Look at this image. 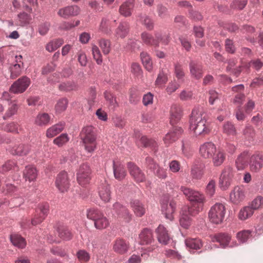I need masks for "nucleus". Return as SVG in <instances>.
Listing matches in <instances>:
<instances>
[{
  "label": "nucleus",
  "instance_id": "obj_1",
  "mask_svg": "<svg viewBox=\"0 0 263 263\" xmlns=\"http://www.w3.org/2000/svg\"><path fill=\"white\" fill-rule=\"evenodd\" d=\"M205 113L202 107L194 108L190 116V129L196 135H205L209 129L205 125Z\"/></svg>",
  "mask_w": 263,
  "mask_h": 263
},
{
  "label": "nucleus",
  "instance_id": "obj_2",
  "mask_svg": "<svg viewBox=\"0 0 263 263\" xmlns=\"http://www.w3.org/2000/svg\"><path fill=\"white\" fill-rule=\"evenodd\" d=\"M82 140L85 150L91 153L96 148V137L92 126L84 127L81 133Z\"/></svg>",
  "mask_w": 263,
  "mask_h": 263
},
{
  "label": "nucleus",
  "instance_id": "obj_3",
  "mask_svg": "<svg viewBox=\"0 0 263 263\" xmlns=\"http://www.w3.org/2000/svg\"><path fill=\"white\" fill-rule=\"evenodd\" d=\"M161 210L165 217L172 221L174 219L173 213L176 209V203L171 199L169 195H164L161 199Z\"/></svg>",
  "mask_w": 263,
  "mask_h": 263
},
{
  "label": "nucleus",
  "instance_id": "obj_4",
  "mask_svg": "<svg viewBox=\"0 0 263 263\" xmlns=\"http://www.w3.org/2000/svg\"><path fill=\"white\" fill-rule=\"evenodd\" d=\"M225 214L224 205L221 203H216L211 208L209 212V218L211 222L219 224L223 221Z\"/></svg>",
  "mask_w": 263,
  "mask_h": 263
},
{
  "label": "nucleus",
  "instance_id": "obj_5",
  "mask_svg": "<svg viewBox=\"0 0 263 263\" xmlns=\"http://www.w3.org/2000/svg\"><path fill=\"white\" fill-rule=\"evenodd\" d=\"M30 83V79L28 77L23 76L11 85L10 91L15 94L22 93L26 91Z\"/></svg>",
  "mask_w": 263,
  "mask_h": 263
},
{
  "label": "nucleus",
  "instance_id": "obj_6",
  "mask_svg": "<svg viewBox=\"0 0 263 263\" xmlns=\"http://www.w3.org/2000/svg\"><path fill=\"white\" fill-rule=\"evenodd\" d=\"M249 165L251 171L259 172L263 167V152H255L250 158Z\"/></svg>",
  "mask_w": 263,
  "mask_h": 263
},
{
  "label": "nucleus",
  "instance_id": "obj_7",
  "mask_svg": "<svg viewBox=\"0 0 263 263\" xmlns=\"http://www.w3.org/2000/svg\"><path fill=\"white\" fill-rule=\"evenodd\" d=\"M233 177L232 168L229 166L225 167L219 178V186L222 190H226L231 185Z\"/></svg>",
  "mask_w": 263,
  "mask_h": 263
},
{
  "label": "nucleus",
  "instance_id": "obj_8",
  "mask_svg": "<svg viewBox=\"0 0 263 263\" xmlns=\"http://www.w3.org/2000/svg\"><path fill=\"white\" fill-rule=\"evenodd\" d=\"M55 183L60 192L64 193L67 191L70 185L67 173L65 171L61 172L57 176Z\"/></svg>",
  "mask_w": 263,
  "mask_h": 263
},
{
  "label": "nucleus",
  "instance_id": "obj_9",
  "mask_svg": "<svg viewBox=\"0 0 263 263\" xmlns=\"http://www.w3.org/2000/svg\"><path fill=\"white\" fill-rule=\"evenodd\" d=\"M90 170L87 164H82L77 173V180L81 185H85L90 180Z\"/></svg>",
  "mask_w": 263,
  "mask_h": 263
},
{
  "label": "nucleus",
  "instance_id": "obj_10",
  "mask_svg": "<svg viewBox=\"0 0 263 263\" xmlns=\"http://www.w3.org/2000/svg\"><path fill=\"white\" fill-rule=\"evenodd\" d=\"M195 214L194 209L193 208L184 207L181 213L180 218V226L185 228L187 229L191 224V217Z\"/></svg>",
  "mask_w": 263,
  "mask_h": 263
},
{
  "label": "nucleus",
  "instance_id": "obj_11",
  "mask_svg": "<svg viewBox=\"0 0 263 263\" xmlns=\"http://www.w3.org/2000/svg\"><path fill=\"white\" fill-rule=\"evenodd\" d=\"M49 210V205L47 203H43L40 204L36 212H39L40 213L35 215L32 219L31 223L33 225L35 226L41 223L47 216Z\"/></svg>",
  "mask_w": 263,
  "mask_h": 263
},
{
  "label": "nucleus",
  "instance_id": "obj_12",
  "mask_svg": "<svg viewBox=\"0 0 263 263\" xmlns=\"http://www.w3.org/2000/svg\"><path fill=\"white\" fill-rule=\"evenodd\" d=\"M80 10V8L77 5L68 6L60 8L58 11V14L63 18L68 19L77 15Z\"/></svg>",
  "mask_w": 263,
  "mask_h": 263
},
{
  "label": "nucleus",
  "instance_id": "obj_13",
  "mask_svg": "<svg viewBox=\"0 0 263 263\" xmlns=\"http://www.w3.org/2000/svg\"><path fill=\"white\" fill-rule=\"evenodd\" d=\"M189 68L191 76L194 79L199 80L203 77V66L198 61L191 60L189 63Z\"/></svg>",
  "mask_w": 263,
  "mask_h": 263
},
{
  "label": "nucleus",
  "instance_id": "obj_14",
  "mask_svg": "<svg viewBox=\"0 0 263 263\" xmlns=\"http://www.w3.org/2000/svg\"><path fill=\"white\" fill-rule=\"evenodd\" d=\"M216 148V145L213 143L206 142L200 145L199 153L202 158L209 159L212 157Z\"/></svg>",
  "mask_w": 263,
  "mask_h": 263
},
{
  "label": "nucleus",
  "instance_id": "obj_15",
  "mask_svg": "<svg viewBox=\"0 0 263 263\" xmlns=\"http://www.w3.org/2000/svg\"><path fill=\"white\" fill-rule=\"evenodd\" d=\"M127 167L130 174L134 179L138 182H143L145 180V176L141 169L134 163L129 162L127 163Z\"/></svg>",
  "mask_w": 263,
  "mask_h": 263
},
{
  "label": "nucleus",
  "instance_id": "obj_16",
  "mask_svg": "<svg viewBox=\"0 0 263 263\" xmlns=\"http://www.w3.org/2000/svg\"><path fill=\"white\" fill-rule=\"evenodd\" d=\"M183 132L182 129L180 127H174L173 130L167 133L163 138V141L166 146L175 142Z\"/></svg>",
  "mask_w": 263,
  "mask_h": 263
},
{
  "label": "nucleus",
  "instance_id": "obj_17",
  "mask_svg": "<svg viewBox=\"0 0 263 263\" xmlns=\"http://www.w3.org/2000/svg\"><path fill=\"white\" fill-rule=\"evenodd\" d=\"M113 207L119 218L122 219L126 222H129L130 221L132 215L125 206L121 205L118 202H116Z\"/></svg>",
  "mask_w": 263,
  "mask_h": 263
},
{
  "label": "nucleus",
  "instance_id": "obj_18",
  "mask_svg": "<svg viewBox=\"0 0 263 263\" xmlns=\"http://www.w3.org/2000/svg\"><path fill=\"white\" fill-rule=\"evenodd\" d=\"M245 198L244 189L239 186H236L230 194V199L234 204H238Z\"/></svg>",
  "mask_w": 263,
  "mask_h": 263
},
{
  "label": "nucleus",
  "instance_id": "obj_19",
  "mask_svg": "<svg viewBox=\"0 0 263 263\" xmlns=\"http://www.w3.org/2000/svg\"><path fill=\"white\" fill-rule=\"evenodd\" d=\"M99 194L103 201L105 202L109 201L111 194L110 186L105 180H104L99 185Z\"/></svg>",
  "mask_w": 263,
  "mask_h": 263
},
{
  "label": "nucleus",
  "instance_id": "obj_20",
  "mask_svg": "<svg viewBox=\"0 0 263 263\" xmlns=\"http://www.w3.org/2000/svg\"><path fill=\"white\" fill-rule=\"evenodd\" d=\"M113 172L115 178L121 181L126 176V173L124 166L120 161H113Z\"/></svg>",
  "mask_w": 263,
  "mask_h": 263
},
{
  "label": "nucleus",
  "instance_id": "obj_21",
  "mask_svg": "<svg viewBox=\"0 0 263 263\" xmlns=\"http://www.w3.org/2000/svg\"><path fill=\"white\" fill-rule=\"evenodd\" d=\"M158 241L162 244L167 245L170 240V237L166 228L162 224H160L156 230Z\"/></svg>",
  "mask_w": 263,
  "mask_h": 263
},
{
  "label": "nucleus",
  "instance_id": "obj_22",
  "mask_svg": "<svg viewBox=\"0 0 263 263\" xmlns=\"http://www.w3.org/2000/svg\"><path fill=\"white\" fill-rule=\"evenodd\" d=\"M210 158L212 159V163L214 166H219L223 164L226 159V154L222 149L216 148Z\"/></svg>",
  "mask_w": 263,
  "mask_h": 263
},
{
  "label": "nucleus",
  "instance_id": "obj_23",
  "mask_svg": "<svg viewBox=\"0 0 263 263\" xmlns=\"http://www.w3.org/2000/svg\"><path fill=\"white\" fill-rule=\"evenodd\" d=\"M129 249V244L123 239H117L114 244L113 250L115 252L120 254L126 253Z\"/></svg>",
  "mask_w": 263,
  "mask_h": 263
},
{
  "label": "nucleus",
  "instance_id": "obj_24",
  "mask_svg": "<svg viewBox=\"0 0 263 263\" xmlns=\"http://www.w3.org/2000/svg\"><path fill=\"white\" fill-rule=\"evenodd\" d=\"M231 240V237L227 234L219 233L215 235L213 238V242H218L220 243V246L222 248H225L227 247H233V245L229 246V243Z\"/></svg>",
  "mask_w": 263,
  "mask_h": 263
},
{
  "label": "nucleus",
  "instance_id": "obj_25",
  "mask_svg": "<svg viewBox=\"0 0 263 263\" xmlns=\"http://www.w3.org/2000/svg\"><path fill=\"white\" fill-rule=\"evenodd\" d=\"M182 110L180 107L177 105L172 106L170 110V123L172 125L176 124L181 117Z\"/></svg>",
  "mask_w": 263,
  "mask_h": 263
},
{
  "label": "nucleus",
  "instance_id": "obj_26",
  "mask_svg": "<svg viewBox=\"0 0 263 263\" xmlns=\"http://www.w3.org/2000/svg\"><path fill=\"white\" fill-rule=\"evenodd\" d=\"M131 207L135 214L138 217L142 216L145 213V208L139 200H133L130 202Z\"/></svg>",
  "mask_w": 263,
  "mask_h": 263
},
{
  "label": "nucleus",
  "instance_id": "obj_27",
  "mask_svg": "<svg viewBox=\"0 0 263 263\" xmlns=\"http://www.w3.org/2000/svg\"><path fill=\"white\" fill-rule=\"evenodd\" d=\"M37 175L36 169L33 165H27L23 171V177L29 182L33 181Z\"/></svg>",
  "mask_w": 263,
  "mask_h": 263
},
{
  "label": "nucleus",
  "instance_id": "obj_28",
  "mask_svg": "<svg viewBox=\"0 0 263 263\" xmlns=\"http://www.w3.org/2000/svg\"><path fill=\"white\" fill-rule=\"evenodd\" d=\"M15 58L16 59V62L17 63L12 65L10 68L11 71L10 77L12 79H15L21 74L22 66L23 65V63H18L21 62V59L22 58V55H16Z\"/></svg>",
  "mask_w": 263,
  "mask_h": 263
},
{
  "label": "nucleus",
  "instance_id": "obj_29",
  "mask_svg": "<svg viewBox=\"0 0 263 263\" xmlns=\"http://www.w3.org/2000/svg\"><path fill=\"white\" fill-rule=\"evenodd\" d=\"M135 0H127L120 7V13L122 15L127 17L132 14V11L134 7Z\"/></svg>",
  "mask_w": 263,
  "mask_h": 263
},
{
  "label": "nucleus",
  "instance_id": "obj_30",
  "mask_svg": "<svg viewBox=\"0 0 263 263\" xmlns=\"http://www.w3.org/2000/svg\"><path fill=\"white\" fill-rule=\"evenodd\" d=\"M129 24L127 22H121L116 30V35L118 37L123 39L129 32Z\"/></svg>",
  "mask_w": 263,
  "mask_h": 263
},
{
  "label": "nucleus",
  "instance_id": "obj_31",
  "mask_svg": "<svg viewBox=\"0 0 263 263\" xmlns=\"http://www.w3.org/2000/svg\"><path fill=\"white\" fill-rule=\"evenodd\" d=\"M248 152L245 151L237 157L236 161V166L238 170H242L247 164L249 158Z\"/></svg>",
  "mask_w": 263,
  "mask_h": 263
},
{
  "label": "nucleus",
  "instance_id": "obj_32",
  "mask_svg": "<svg viewBox=\"0 0 263 263\" xmlns=\"http://www.w3.org/2000/svg\"><path fill=\"white\" fill-rule=\"evenodd\" d=\"M139 238L141 245H147L151 243L153 240L152 230L147 228L144 229L139 234Z\"/></svg>",
  "mask_w": 263,
  "mask_h": 263
},
{
  "label": "nucleus",
  "instance_id": "obj_33",
  "mask_svg": "<svg viewBox=\"0 0 263 263\" xmlns=\"http://www.w3.org/2000/svg\"><path fill=\"white\" fill-rule=\"evenodd\" d=\"M64 126L65 123L63 122H60L52 126L47 130V137L48 138L54 137L63 130Z\"/></svg>",
  "mask_w": 263,
  "mask_h": 263
},
{
  "label": "nucleus",
  "instance_id": "obj_34",
  "mask_svg": "<svg viewBox=\"0 0 263 263\" xmlns=\"http://www.w3.org/2000/svg\"><path fill=\"white\" fill-rule=\"evenodd\" d=\"M10 239L12 243L18 248L23 249L26 246V241L23 237L17 234H11Z\"/></svg>",
  "mask_w": 263,
  "mask_h": 263
},
{
  "label": "nucleus",
  "instance_id": "obj_35",
  "mask_svg": "<svg viewBox=\"0 0 263 263\" xmlns=\"http://www.w3.org/2000/svg\"><path fill=\"white\" fill-rule=\"evenodd\" d=\"M141 40L142 43L144 45L155 47H156V45H158L155 37L147 32L144 31L141 34Z\"/></svg>",
  "mask_w": 263,
  "mask_h": 263
},
{
  "label": "nucleus",
  "instance_id": "obj_36",
  "mask_svg": "<svg viewBox=\"0 0 263 263\" xmlns=\"http://www.w3.org/2000/svg\"><path fill=\"white\" fill-rule=\"evenodd\" d=\"M30 151L29 146L25 144H20L14 146L11 151V153L14 155L25 156Z\"/></svg>",
  "mask_w": 263,
  "mask_h": 263
},
{
  "label": "nucleus",
  "instance_id": "obj_37",
  "mask_svg": "<svg viewBox=\"0 0 263 263\" xmlns=\"http://www.w3.org/2000/svg\"><path fill=\"white\" fill-rule=\"evenodd\" d=\"M139 21L149 30H152L154 28V20L150 16L145 14L139 15Z\"/></svg>",
  "mask_w": 263,
  "mask_h": 263
},
{
  "label": "nucleus",
  "instance_id": "obj_38",
  "mask_svg": "<svg viewBox=\"0 0 263 263\" xmlns=\"http://www.w3.org/2000/svg\"><path fill=\"white\" fill-rule=\"evenodd\" d=\"M109 225V222L107 217L102 214L94 222L95 228L98 230H103L107 228Z\"/></svg>",
  "mask_w": 263,
  "mask_h": 263
},
{
  "label": "nucleus",
  "instance_id": "obj_39",
  "mask_svg": "<svg viewBox=\"0 0 263 263\" xmlns=\"http://www.w3.org/2000/svg\"><path fill=\"white\" fill-rule=\"evenodd\" d=\"M155 39L158 44V45H156L157 47H159L160 43L166 45L170 42L169 35L162 32L156 31L155 32Z\"/></svg>",
  "mask_w": 263,
  "mask_h": 263
},
{
  "label": "nucleus",
  "instance_id": "obj_40",
  "mask_svg": "<svg viewBox=\"0 0 263 263\" xmlns=\"http://www.w3.org/2000/svg\"><path fill=\"white\" fill-rule=\"evenodd\" d=\"M252 231L249 230H244L237 233L236 237L238 241L241 243L247 242L251 239Z\"/></svg>",
  "mask_w": 263,
  "mask_h": 263
},
{
  "label": "nucleus",
  "instance_id": "obj_41",
  "mask_svg": "<svg viewBox=\"0 0 263 263\" xmlns=\"http://www.w3.org/2000/svg\"><path fill=\"white\" fill-rule=\"evenodd\" d=\"M61 91H70L75 90L77 88V84L74 81H66L61 83L59 86Z\"/></svg>",
  "mask_w": 263,
  "mask_h": 263
},
{
  "label": "nucleus",
  "instance_id": "obj_42",
  "mask_svg": "<svg viewBox=\"0 0 263 263\" xmlns=\"http://www.w3.org/2000/svg\"><path fill=\"white\" fill-rule=\"evenodd\" d=\"M141 60L145 68L148 70L152 69V61L149 55L146 52H142L140 53Z\"/></svg>",
  "mask_w": 263,
  "mask_h": 263
},
{
  "label": "nucleus",
  "instance_id": "obj_43",
  "mask_svg": "<svg viewBox=\"0 0 263 263\" xmlns=\"http://www.w3.org/2000/svg\"><path fill=\"white\" fill-rule=\"evenodd\" d=\"M11 170L17 171L18 170V167L15 161L9 160L0 167V173H5Z\"/></svg>",
  "mask_w": 263,
  "mask_h": 263
},
{
  "label": "nucleus",
  "instance_id": "obj_44",
  "mask_svg": "<svg viewBox=\"0 0 263 263\" xmlns=\"http://www.w3.org/2000/svg\"><path fill=\"white\" fill-rule=\"evenodd\" d=\"M63 43L64 41L63 39H56L55 40L49 42L46 46V49L48 51L51 52L59 48L61 46H62L63 44Z\"/></svg>",
  "mask_w": 263,
  "mask_h": 263
},
{
  "label": "nucleus",
  "instance_id": "obj_45",
  "mask_svg": "<svg viewBox=\"0 0 263 263\" xmlns=\"http://www.w3.org/2000/svg\"><path fill=\"white\" fill-rule=\"evenodd\" d=\"M50 120L49 115L47 113L39 114L35 120V124L39 126L46 125L49 123Z\"/></svg>",
  "mask_w": 263,
  "mask_h": 263
},
{
  "label": "nucleus",
  "instance_id": "obj_46",
  "mask_svg": "<svg viewBox=\"0 0 263 263\" xmlns=\"http://www.w3.org/2000/svg\"><path fill=\"white\" fill-rule=\"evenodd\" d=\"M185 245L187 247L197 250L200 249L202 246V243L200 239L198 238H190L185 240Z\"/></svg>",
  "mask_w": 263,
  "mask_h": 263
},
{
  "label": "nucleus",
  "instance_id": "obj_47",
  "mask_svg": "<svg viewBox=\"0 0 263 263\" xmlns=\"http://www.w3.org/2000/svg\"><path fill=\"white\" fill-rule=\"evenodd\" d=\"M254 211L249 205L242 209L239 213V218L241 220H245L251 217L254 213Z\"/></svg>",
  "mask_w": 263,
  "mask_h": 263
},
{
  "label": "nucleus",
  "instance_id": "obj_48",
  "mask_svg": "<svg viewBox=\"0 0 263 263\" xmlns=\"http://www.w3.org/2000/svg\"><path fill=\"white\" fill-rule=\"evenodd\" d=\"M18 109V105L15 103H12L9 106L5 115L3 116V119L6 120L15 115L17 113Z\"/></svg>",
  "mask_w": 263,
  "mask_h": 263
},
{
  "label": "nucleus",
  "instance_id": "obj_49",
  "mask_svg": "<svg viewBox=\"0 0 263 263\" xmlns=\"http://www.w3.org/2000/svg\"><path fill=\"white\" fill-rule=\"evenodd\" d=\"M103 213L98 209L90 208L87 210V217L93 221H95L100 217Z\"/></svg>",
  "mask_w": 263,
  "mask_h": 263
},
{
  "label": "nucleus",
  "instance_id": "obj_50",
  "mask_svg": "<svg viewBox=\"0 0 263 263\" xmlns=\"http://www.w3.org/2000/svg\"><path fill=\"white\" fill-rule=\"evenodd\" d=\"M31 17L29 14L25 12L20 13L17 15V19L19 22L18 25L24 27L29 24Z\"/></svg>",
  "mask_w": 263,
  "mask_h": 263
},
{
  "label": "nucleus",
  "instance_id": "obj_51",
  "mask_svg": "<svg viewBox=\"0 0 263 263\" xmlns=\"http://www.w3.org/2000/svg\"><path fill=\"white\" fill-rule=\"evenodd\" d=\"M104 97L108 103L111 109H114L118 106L116 99L112 94L107 91H105L104 92Z\"/></svg>",
  "mask_w": 263,
  "mask_h": 263
},
{
  "label": "nucleus",
  "instance_id": "obj_52",
  "mask_svg": "<svg viewBox=\"0 0 263 263\" xmlns=\"http://www.w3.org/2000/svg\"><path fill=\"white\" fill-rule=\"evenodd\" d=\"M140 142L144 147H149L155 149L158 146L157 143L155 140L148 139L145 136H142L141 138Z\"/></svg>",
  "mask_w": 263,
  "mask_h": 263
},
{
  "label": "nucleus",
  "instance_id": "obj_53",
  "mask_svg": "<svg viewBox=\"0 0 263 263\" xmlns=\"http://www.w3.org/2000/svg\"><path fill=\"white\" fill-rule=\"evenodd\" d=\"M76 256L81 262H87L90 259V254L85 250H80L77 252Z\"/></svg>",
  "mask_w": 263,
  "mask_h": 263
},
{
  "label": "nucleus",
  "instance_id": "obj_54",
  "mask_svg": "<svg viewBox=\"0 0 263 263\" xmlns=\"http://www.w3.org/2000/svg\"><path fill=\"white\" fill-rule=\"evenodd\" d=\"M223 133L228 135L234 136L236 134V130L234 125L230 122H227L223 126Z\"/></svg>",
  "mask_w": 263,
  "mask_h": 263
},
{
  "label": "nucleus",
  "instance_id": "obj_55",
  "mask_svg": "<svg viewBox=\"0 0 263 263\" xmlns=\"http://www.w3.org/2000/svg\"><path fill=\"white\" fill-rule=\"evenodd\" d=\"M69 137L67 134H62L53 140V143L59 147H61L66 144L69 141Z\"/></svg>",
  "mask_w": 263,
  "mask_h": 263
},
{
  "label": "nucleus",
  "instance_id": "obj_56",
  "mask_svg": "<svg viewBox=\"0 0 263 263\" xmlns=\"http://www.w3.org/2000/svg\"><path fill=\"white\" fill-rule=\"evenodd\" d=\"M68 101L65 98L60 99L57 102L55 109L56 112L58 113H61L66 110L67 107Z\"/></svg>",
  "mask_w": 263,
  "mask_h": 263
},
{
  "label": "nucleus",
  "instance_id": "obj_57",
  "mask_svg": "<svg viewBox=\"0 0 263 263\" xmlns=\"http://www.w3.org/2000/svg\"><path fill=\"white\" fill-rule=\"evenodd\" d=\"M179 189L190 201H192L194 197L193 196L194 195V193L196 192V190L184 186H181Z\"/></svg>",
  "mask_w": 263,
  "mask_h": 263
},
{
  "label": "nucleus",
  "instance_id": "obj_58",
  "mask_svg": "<svg viewBox=\"0 0 263 263\" xmlns=\"http://www.w3.org/2000/svg\"><path fill=\"white\" fill-rule=\"evenodd\" d=\"M249 205L254 211L261 208L263 205V197L261 196H257Z\"/></svg>",
  "mask_w": 263,
  "mask_h": 263
},
{
  "label": "nucleus",
  "instance_id": "obj_59",
  "mask_svg": "<svg viewBox=\"0 0 263 263\" xmlns=\"http://www.w3.org/2000/svg\"><path fill=\"white\" fill-rule=\"evenodd\" d=\"M191 175L192 179L198 180L202 178L203 173L197 165H195L191 168Z\"/></svg>",
  "mask_w": 263,
  "mask_h": 263
},
{
  "label": "nucleus",
  "instance_id": "obj_60",
  "mask_svg": "<svg viewBox=\"0 0 263 263\" xmlns=\"http://www.w3.org/2000/svg\"><path fill=\"white\" fill-rule=\"evenodd\" d=\"M99 46L104 54H107L110 52V44L109 40L104 39H101L99 41Z\"/></svg>",
  "mask_w": 263,
  "mask_h": 263
},
{
  "label": "nucleus",
  "instance_id": "obj_61",
  "mask_svg": "<svg viewBox=\"0 0 263 263\" xmlns=\"http://www.w3.org/2000/svg\"><path fill=\"white\" fill-rule=\"evenodd\" d=\"M157 10L159 17L161 18H164L170 15L167 8L162 4L157 5Z\"/></svg>",
  "mask_w": 263,
  "mask_h": 263
},
{
  "label": "nucleus",
  "instance_id": "obj_62",
  "mask_svg": "<svg viewBox=\"0 0 263 263\" xmlns=\"http://www.w3.org/2000/svg\"><path fill=\"white\" fill-rule=\"evenodd\" d=\"M168 78L166 73L164 70H161L158 75L155 83L157 85L164 84L167 81Z\"/></svg>",
  "mask_w": 263,
  "mask_h": 263
},
{
  "label": "nucleus",
  "instance_id": "obj_63",
  "mask_svg": "<svg viewBox=\"0 0 263 263\" xmlns=\"http://www.w3.org/2000/svg\"><path fill=\"white\" fill-rule=\"evenodd\" d=\"M245 139L252 141L254 136V130L252 126H247L243 131Z\"/></svg>",
  "mask_w": 263,
  "mask_h": 263
},
{
  "label": "nucleus",
  "instance_id": "obj_64",
  "mask_svg": "<svg viewBox=\"0 0 263 263\" xmlns=\"http://www.w3.org/2000/svg\"><path fill=\"white\" fill-rule=\"evenodd\" d=\"M58 231L59 236L63 240H68L71 238V234L68 229L59 228Z\"/></svg>",
  "mask_w": 263,
  "mask_h": 263
}]
</instances>
